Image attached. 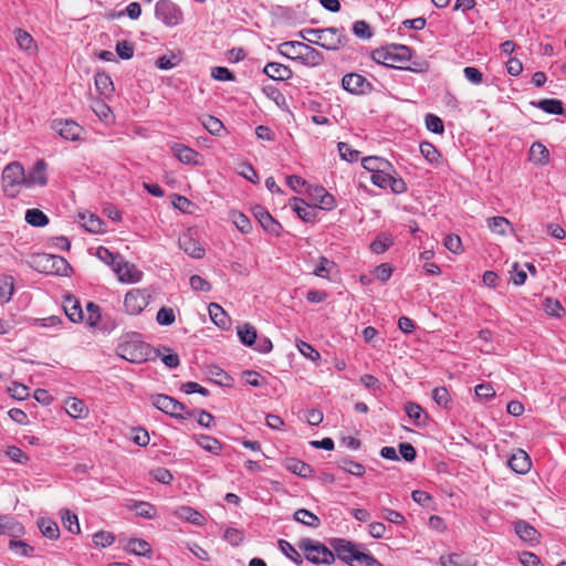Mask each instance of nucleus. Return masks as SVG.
Masks as SVG:
<instances>
[{"label":"nucleus","mask_w":566,"mask_h":566,"mask_svg":"<svg viewBox=\"0 0 566 566\" xmlns=\"http://www.w3.org/2000/svg\"><path fill=\"white\" fill-rule=\"evenodd\" d=\"M329 545L334 555L342 562L354 565L355 555L360 547L358 544L345 538H332Z\"/></svg>","instance_id":"f8f14e48"},{"label":"nucleus","mask_w":566,"mask_h":566,"mask_svg":"<svg viewBox=\"0 0 566 566\" xmlns=\"http://www.w3.org/2000/svg\"><path fill=\"white\" fill-rule=\"evenodd\" d=\"M46 182V164L43 159H40L33 165L29 174L25 175V186H45Z\"/></svg>","instance_id":"6ab92c4d"},{"label":"nucleus","mask_w":566,"mask_h":566,"mask_svg":"<svg viewBox=\"0 0 566 566\" xmlns=\"http://www.w3.org/2000/svg\"><path fill=\"white\" fill-rule=\"evenodd\" d=\"M113 271L116 273L118 280L123 283H137L143 277L142 271H139L134 264H130L123 259L114 264Z\"/></svg>","instance_id":"4468645a"},{"label":"nucleus","mask_w":566,"mask_h":566,"mask_svg":"<svg viewBox=\"0 0 566 566\" xmlns=\"http://www.w3.org/2000/svg\"><path fill=\"white\" fill-rule=\"evenodd\" d=\"M297 547L303 552L305 558L315 565L325 564L331 565L335 562V555L332 548H328L323 543L305 537L301 538Z\"/></svg>","instance_id":"39448f33"},{"label":"nucleus","mask_w":566,"mask_h":566,"mask_svg":"<svg viewBox=\"0 0 566 566\" xmlns=\"http://www.w3.org/2000/svg\"><path fill=\"white\" fill-rule=\"evenodd\" d=\"M208 312L211 321L222 329H228L230 326V317L226 311L217 303H210Z\"/></svg>","instance_id":"a878e982"},{"label":"nucleus","mask_w":566,"mask_h":566,"mask_svg":"<svg viewBox=\"0 0 566 566\" xmlns=\"http://www.w3.org/2000/svg\"><path fill=\"white\" fill-rule=\"evenodd\" d=\"M82 226L91 233L104 232V221L96 214L83 212L78 214Z\"/></svg>","instance_id":"cd10ccee"},{"label":"nucleus","mask_w":566,"mask_h":566,"mask_svg":"<svg viewBox=\"0 0 566 566\" xmlns=\"http://www.w3.org/2000/svg\"><path fill=\"white\" fill-rule=\"evenodd\" d=\"M238 336L245 346L254 345L258 338L256 329L249 323L238 326Z\"/></svg>","instance_id":"4c0bfd02"},{"label":"nucleus","mask_w":566,"mask_h":566,"mask_svg":"<svg viewBox=\"0 0 566 566\" xmlns=\"http://www.w3.org/2000/svg\"><path fill=\"white\" fill-rule=\"evenodd\" d=\"M421 155L431 164L439 163L440 153L439 150L429 142H422L419 146Z\"/></svg>","instance_id":"09e8293b"},{"label":"nucleus","mask_w":566,"mask_h":566,"mask_svg":"<svg viewBox=\"0 0 566 566\" xmlns=\"http://www.w3.org/2000/svg\"><path fill=\"white\" fill-rule=\"evenodd\" d=\"M150 295L146 290L133 289L124 298V306L129 315L140 314L149 303Z\"/></svg>","instance_id":"9b49d317"},{"label":"nucleus","mask_w":566,"mask_h":566,"mask_svg":"<svg viewBox=\"0 0 566 566\" xmlns=\"http://www.w3.org/2000/svg\"><path fill=\"white\" fill-rule=\"evenodd\" d=\"M507 465L515 473L525 474L530 471L532 462L528 454L524 450L517 449L507 460Z\"/></svg>","instance_id":"a211bd4d"},{"label":"nucleus","mask_w":566,"mask_h":566,"mask_svg":"<svg viewBox=\"0 0 566 566\" xmlns=\"http://www.w3.org/2000/svg\"><path fill=\"white\" fill-rule=\"evenodd\" d=\"M363 167L375 175L377 172H384V169H391V164L381 157L368 156L361 160Z\"/></svg>","instance_id":"c85d7f7f"},{"label":"nucleus","mask_w":566,"mask_h":566,"mask_svg":"<svg viewBox=\"0 0 566 566\" xmlns=\"http://www.w3.org/2000/svg\"><path fill=\"white\" fill-rule=\"evenodd\" d=\"M170 150L185 165L196 166L199 164V153L184 144L175 143L170 146Z\"/></svg>","instance_id":"f3484780"},{"label":"nucleus","mask_w":566,"mask_h":566,"mask_svg":"<svg viewBox=\"0 0 566 566\" xmlns=\"http://www.w3.org/2000/svg\"><path fill=\"white\" fill-rule=\"evenodd\" d=\"M125 549L138 556H147L150 554V545L142 538L128 539Z\"/></svg>","instance_id":"58836bf2"},{"label":"nucleus","mask_w":566,"mask_h":566,"mask_svg":"<svg viewBox=\"0 0 566 566\" xmlns=\"http://www.w3.org/2000/svg\"><path fill=\"white\" fill-rule=\"evenodd\" d=\"M13 279L11 276L0 277V298L9 302L13 294Z\"/></svg>","instance_id":"6e6d98bb"},{"label":"nucleus","mask_w":566,"mask_h":566,"mask_svg":"<svg viewBox=\"0 0 566 566\" xmlns=\"http://www.w3.org/2000/svg\"><path fill=\"white\" fill-rule=\"evenodd\" d=\"M195 439L198 446L203 450L212 454H219L221 452L222 444L218 439L206 434L196 436Z\"/></svg>","instance_id":"c9c22d12"},{"label":"nucleus","mask_w":566,"mask_h":566,"mask_svg":"<svg viewBox=\"0 0 566 566\" xmlns=\"http://www.w3.org/2000/svg\"><path fill=\"white\" fill-rule=\"evenodd\" d=\"M280 551L296 565H301L303 563V558L301 554L296 551V548L287 541L280 539L279 541Z\"/></svg>","instance_id":"c03bdc74"},{"label":"nucleus","mask_w":566,"mask_h":566,"mask_svg":"<svg viewBox=\"0 0 566 566\" xmlns=\"http://www.w3.org/2000/svg\"><path fill=\"white\" fill-rule=\"evenodd\" d=\"M150 353V346L136 333L126 335L117 346L118 356L133 364L145 363Z\"/></svg>","instance_id":"7ed1b4c3"},{"label":"nucleus","mask_w":566,"mask_h":566,"mask_svg":"<svg viewBox=\"0 0 566 566\" xmlns=\"http://www.w3.org/2000/svg\"><path fill=\"white\" fill-rule=\"evenodd\" d=\"M283 48L295 55V59L302 60L310 66H317L323 63L324 56L316 49L298 41H290L282 44Z\"/></svg>","instance_id":"0eeeda50"},{"label":"nucleus","mask_w":566,"mask_h":566,"mask_svg":"<svg viewBox=\"0 0 566 566\" xmlns=\"http://www.w3.org/2000/svg\"><path fill=\"white\" fill-rule=\"evenodd\" d=\"M371 56L375 62L389 67L411 72H423L427 69L426 63L413 62L408 64L411 60V50L407 45L390 44L375 50Z\"/></svg>","instance_id":"f257e3e1"},{"label":"nucleus","mask_w":566,"mask_h":566,"mask_svg":"<svg viewBox=\"0 0 566 566\" xmlns=\"http://www.w3.org/2000/svg\"><path fill=\"white\" fill-rule=\"evenodd\" d=\"M253 214L261 227L269 233L279 237L282 232V226L261 206L253 209Z\"/></svg>","instance_id":"dca6fc26"},{"label":"nucleus","mask_w":566,"mask_h":566,"mask_svg":"<svg viewBox=\"0 0 566 566\" xmlns=\"http://www.w3.org/2000/svg\"><path fill=\"white\" fill-rule=\"evenodd\" d=\"M342 86L353 94H366L371 90V84L360 74L349 73L342 80Z\"/></svg>","instance_id":"2eb2a0df"},{"label":"nucleus","mask_w":566,"mask_h":566,"mask_svg":"<svg viewBox=\"0 0 566 566\" xmlns=\"http://www.w3.org/2000/svg\"><path fill=\"white\" fill-rule=\"evenodd\" d=\"M63 310H64L65 315L67 316V318L71 322H73V323L82 322L84 315H83L81 304L76 298H74L72 296H67L64 300Z\"/></svg>","instance_id":"393cba45"},{"label":"nucleus","mask_w":566,"mask_h":566,"mask_svg":"<svg viewBox=\"0 0 566 566\" xmlns=\"http://www.w3.org/2000/svg\"><path fill=\"white\" fill-rule=\"evenodd\" d=\"M338 468L343 471L353 474L355 476H363L365 474V467L349 458H344L338 461Z\"/></svg>","instance_id":"a19ab883"},{"label":"nucleus","mask_w":566,"mask_h":566,"mask_svg":"<svg viewBox=\"0 0 566 566\" xmlns=\"http://www.w3.org/2000/svg\"><path fill=\"white\" fill-rule=\"evenodd\" d=\"M284 467L287 471L302 478L311 476L313 473V469L310 464L293 458L286 459Z\"/></svg>","instance_id":"7c9ffc66"},{"label":"nucleus","mask_w":566,"mask_h":566,"mask_svg":"<svg viewBox=\"0 0 566 566\" xmlns=\"http://www.w3.org/2000/svg\"><path fill=\"white\" fill-rule=\"evenodd\" d=\"M264 74L275 81H285L292 77V70L284 64L270 62L263 69Z\"/></svg>","instance_id":"4be33fe9"},{"label":"nucleus","mask_w":566,"mask_h":566,"mask_svg":"<svg viewBox=\"0 0 566 566\" xmlns=\"http://www.w3.org/2000/svg\"><path fill=\"white\" fill-rule=\"evenodd\" d=\"M179 247L184 250L188 255L195 259H201L205 255V249L201 244L188 234H184L178 240Z\"/></svg>","instance_id":"412c9836"},{"label":"nucleus","mask_w":566,"mask_h":566,"mask_svg":"<svg viewBox=\"0 0 566 566\" xmlns=\"http://www.w3.org/2000/svg\"><path fill=\"white\" fill-rule=\"evenodd\" d=\"M1 179L6 196L14 198L20 191V187L25 185L23 166L18 161L10 163L4 167Z\"/></svg>","instance_id":"423d86ee"},{"label":"nucleus","mask_w":566,"mask_h":566,"mask_svg":"<svg viewBox=\"0 0 566 566\" xmlns=\"http://www.w3.org/2000/svg\"><path fill=\"white\" fill-rule=\"evenodd\" d=\"M432 398L438 406L446 409L450 408L451 397L446 387H438L433 389Z\"/></svg>","instance_id":"864d4df0"},{"label":"nucleus","mask_w":566,"mask_h":566,"mask_svg":"<svg viewBox=\"0 0 566 566\" xmlns=\"http://www.w3.org/2000/svg\"><path fill=\"white\" fill-rule=\"evenodd\" d=\"M126 507L130 511H135L138 516L147 520H154L158 515L156 506L149 502L128 500Z\"/></svg>","instance_id":"aec40b11"},{"label":"nucleus","mask_w":566,"mask_h":566,"mask_svg":"<svg viewBox=\"0 0 566 566\" xmlns=\"http://www.w3.org/2000/svg\"><path fill=\"white\" fill-rule=\"evenodd\" d=\"M38 526L43 536L49 539H57L60 536V528L57 524L51 518H41Z\"/></svg>","instance_id":"e433bc0d"},{"label":"nucleus","mask_w":566,"mask_h":566,"mask_svg":"<svg viewBox=\"0 0 566 566\" xmlns=\"http://www.w3.org/2000/svg\"><path fill=\"white\" fill-rule=\"evenodd\" d=\"M62 523L63 526L73 534H78L81 531L76 514L70 512L69 510L63 512Z\"/></svg>","instance_id":"603ef678"},{"label":"nucleus","mask_w":566,"mask_h":566,"mask_svg":"<svg viewBox=\"0 0 566 566\" xmlns=\"http://www.w3.org/2000/svg\"><path fill=\"white\" fill-rule=\"evenodd\" d=\"M350 566H382L368 551H357L354 565Z\"/></svg>","instance_id":"49530a36"},{"label":"nucleus","mask_w":566,"mask_h":566,"mask_svg":"<svg viewBox=\"0 0 566 566\" xmlns=\"http://www.w3.org/2000/svg\"><path fill=\"white\" fill-rule=\"evenodd\" d=\"M52 129L65 140L71 142L78 140L83 133L82 126L72 119H54L52 122Z\"/></svg>","instance_id":"ddd939ff"},{"label":"nucleus","mask_w":566,"mask_h":566,"mask_svg":"<svg viewBox=\"0 0 566 566\" xmlns=\"http://www.w3.org/2000/svg\"><path fill=\"white\" fill-rule=\"evenodd\" d=\"M175 516L185 520L196 526H202L206 523V517L190 506H179L174 512Z\"/></svg>","instance_id":"5701e85b"},{"label":"nucleus","mask_w":566,"mask_h":566,"mask_svg":"<svg viewBox=\"0 0 566 566\" xmlns=\"http://www.w3.org/2000/svg\"><path fill=\"white\" fill-rule=\"evenodd\" d=\"M95 87L103 97L112 96L114 92V84L111 76L105 72H98L94 77Z\"/></svg>","instance_id":"c756f323"},{"label":"nucleus","mask_w":566,"mask_h":566,"mask_svg":"<svg viewBox=\"0 0 566 566\" xmlns=\"http://www.w3.org/2000/svg\"><path fill=\"white\" fill-rule=\"evenodd\" d=\"M201 123L210 134L216 136H220L222 130L224 129L222 122L211 115L203 116Z\"/></svg>","instance_id":"de8ad7c7"},{"label":"nucleus","mask_w":566,"mask_h":566,"mask_svg":"<svg viewBox=\"0 0 566 566\" xmlns=\"http://www.w3.org/2000/svg\"><path fill=\"white\" fill-rule=\"evenodd\" d=\"M151 399L154 407H156L158 410L165 412L170 417L187 419L191 416L190 412H185L186 408L181 402H179L178 400L170 396L156 395Z\"/></svg>","instance_id":"1a4fd4ad"},{"label":"nucleus","mask_w":566,"mask_h":566,"mask_svg":"<svg viewBox=\"0 0 566 566\" xmlns=\"http://www.w3.org/2000/svg\"><path fill=\"white\" fill-rule=\"evenodd\" d=\"M486 223L490 231L494 234L506 235L509 232L514 231L511 222L505 217H491L486 220Z\"/></svg>","instance_id":"bb28decb"},{"label":"nucleus","mask_w":566,"mask_h":566,"mask_svg":"<svg viewBox=\"0 0 566 566\" xmlns=\"http://www.w3.org/2000/svg\"><path fill=\"white\" fill-rule=\"evenodd\" d=\"M344 28H325V29H307L306 33L310 35H315V39H310L301 32V36L316 45H319L326 50H338L344 46L347 42L346 35L344 33Z\"/></svg>","instance_id":"20e7f679"},{"label":"nucleus","mask_w":566,"mask_h":566,"mask_svg":"<svg viewBox=\"0 0 566 566\" xmlns=\"http://www.w3.org/2000/svg\"><path fill=\"white\" fill-rule=\"evenodd\" d=\"M439 564L441 566H476V562L474 559L460 554L442 555L439 558Z\"/></svg>","instance_id":"2f4dec72"},{"label":"nucleus","mask_w":566,"mask_h":566,"mask_svg":"<svg viewBox=\"0 0 566 566\" xmlns=\"http://www.w3.org/2000/svg\"><path fill=\"white\" fill-rule=\"evenodd\" d=\"M537 107L548 114L559 115L563 113V103L555 98L541 99Z\"/></svg>","instance_id":"a18cd8bd"},{"label":"nucleus","mask_w":566,"mask_h":566,"mask_svg":"<svg viewBox=\"0 0 566 566\" xmlns=\"http://www.w3.org/2000/svg\"><path fill=\"white\" fill-rule=\"evenodd\" d=\"M392 243L394 241L390 234L380 233L370 243V250L376 254H381L386 252L392 245Z\"/></svg>","instance_id":"79ce46f5"},{"label":"nucleus","mask_w":566,"mask_h":566,"mask_svg":"<svg viewBox=\"0 0 566 566\" xmlns=\"http://www.w3.org/2000/svg\"><path fill=\"white\" fill-rule=\"evenodd\" d=\"M353 32L356 36L368 40L373 36L369 24L363 20L356 21L353 25Z\"/></svg>","instance_id":"0e129e2a"},{"label":"nucleus","mask_w":566,"mask_h":566,"mask_svg":"<svg viewBox=\"0 0 566 566\" xmlns=\"http://www.w3.org/2000/svg\"><path fill=\"white\" fill-rule=\"evenodd\" d=\"M549 151L541 143L536 142L531 146L530 160L536 165H545L548 163Z\"/></svg>","instance_id":"f704fd0d"},{"label":"nucleus","mask_w":566,"mask_h":566,"mask_svg":"<svg viewBox=\"0 0 566 566\" xmlns=\"http://www.w3.org/2000/svg\"><path fill=\"white\" fill-rule=\"evenodd\" d=\"M116 53L123 60H129L134 55V45L133 43L123 40L117 42L116 44Z\"/></svg>","instance_id":"774afa93"},{"label":"nucleus","mask_w":566,"mask_h":566,"mask_svg":"<svg viewBox=\"0 0 566 566\" xmlns=\"http://www.w3.org/2000/svg\"><path fill=\"white\" fill-rule=\"evenodd\" d=\"M28 264L35 271L50 275L67 276L72 271L70 263L55 254L33 253L29 256Z\"/></svg>","instance_id":"f03ea898"},{"label":"nucleus","mask_w":566,"mask_h":566,"mask_svg":"<svg viewBox=\"0 0 566 566\" xmlns=\"http://www.w3.org/2000/svg\"><path fill=\"white\" fill-rule=\"evenodd\" d=\"M91 108L99 119L105 122L108 120L112 115L111 107L103 99H94L91 104Z\"/></svg>","instance_id":"8fccbe9b"},{"label":"nucleus","mask_w":566,"mask_h":566,"mask_svg":"<svg viewBox=\"0 0 566 566\" xmlns=\"http://www.w3.org/2000/svg\"><path fill=\"white\" fill-rule=\"evenodd\" d=\"M475 395L481 400H490L495 396V389L491 384H479L474 388Z\"/></svg>","instance_id":"338daca9"},{"label":"nucleus","mask_w":566,"mask_h":566,"mask_svg":"<svg viewBox=\"0 0 566 566\" xmlns=\"http://www.w3.org/2000/svg\"><path fill=\"white\" fill-rule=\"evenodd\" d=\"M9 548L17 555L28 557L33 553V547L28 543L18 539H10Z\"/></svg>","instance_id":"3c124183"},{"label":"nucleus","mask_w":566,"mask_h":566,"mask_svg":"<svg viewBox=\"0 0 566 566\" xmlns=\"http://www.w3.org/2000/svg\"><path fill=\"white\" fill-rule=\"evenodd\" d=\"M426 126L428 130L434 134H442L444 130L442 119L433 114H428L426 116Z\"/></svg>","instance_id":"e2e57ef3"},{"label":"nucleus","mask_w":566,"mask_h":566,"mask_svg":"<svg viewBox=\"0 0 566 566\" xmlns=\"http://www.w3.org/2000/svg\"><path fill=\"white\" fill-rule=\"evenodd\" d=\"M156 321L161 326H169L176 321L175 311L171 307H161L156 315Z\"/></svg>","instance_id":"5fc2aeb1"},{"label":"nucleus","mask_w":566,"mask_h":566,"mask_svg":"<svg viewBox=\"0 0 566 566\" xmlns=\"http://www.w3.org/2000/svg\"><path fill=\"white\" fill-rule=\"evenodd\" d=\"M296 347L303 356L311 359L312 361H317L321 359V354L311 344L298 340Z\"/></svg>","instance_id":"13d9d810"},{"label":"nucleus","mask_w":566,"mask_h":566,"mask_svg":"<svg viewBox=\"0 0 566 566\" xmlns=\"http://www.w3.org/2000/svg\"><path fill=\"white\" fill-rule=\"evenodd\" d=\"M394 168L384 169V172H377L370 176V181L381 188H390L395 193H403L407 190V185L401 178H397L392 175Z\"/></svg>","instance_id":"9d476101"},{"label":"nucleus","mask_w":566,"mask_h":566,"mask_svg":"<svg viewBox=\"0 0 566 566\" xmlns=\"http://www.w3.org/2000/svg\"><path fill=\"white\" fill-rule=\"evenodd\" d=\"M64 409L74 419H83L88 415V408L84 401L74 397L65 400Z\"/></svg>","instance_id":"b1692460"},{"label":"nucleus","mask_w":566,"mask_h":566,"mask_svg":"<svg viewBox=\"0 0 566 566\" xmlns=\"http://www.w3.org/2000/svg\"><path fill=\"white\" fill-rule=\"evenodd\" d=\"M335 266V263L333 261H329L325 256L319 258L318 265L314 269V274L318 277L326 279L328 277L332 269Z\"/></svg>","instance_id":"052dcab7"},{"label":"nucleus","mask_w":566,"mask_h":566,"mask_svg":"<svg viewBox=\"0 0 566 566\" xmlns=\"http://www.w3.org/2000/svg\"><path fill=\"white\" fill-rule=\"evenodd\" d=\"M232 222L242 233H249L252 229L251 222L248 217L241 212L232 213Z\"/></svg>","instance_id":"680f3d73"},{"label":"nucleus","mask_w":566,"mask_h":566,"mask_svg":"<svg viewBox=\"0 0 566 566\" xmlns=\"http://www.w3.org/2000/svg\"><path fill=\"white\" fill-rule=\"evenodd\" d=\"M294 520L301 524L314 528L318 527L321 524L319 518L314 513L305 509H298L297 511H295Z\"/></svg>","instance_id":"ea45409f"},{"label":"nucleus","mask_w":566,"mask_h":566,"mask_svg":"<svg viewBox=\"0 0 566 566\" xmlns=\"http://www.w3.org/2000/svg\"><path fill=\"white\" fill-rule=\"evenodd\" d=\"M337 148H338L339 156L342 157V159L350 161V163L358 160L359 151L356 149H353L349 144L340 142V143H338Z\"/></svg>","instance_id":"4d7b16f0"},{"label":"nucleus","mask_w":566,"mask_h":566,"mask_svg":"<svg viewBox=\"0 0 566 566\" xmlns=\"http://www.w3.org/2000/svg\"><path fill=\"white\" fill-rule=\"evenodd\" d=\"M544 310L546 314L554 317H562L565 314V310L557 300L546 298L544 302Z\"/></svg>","instance_id":"bf43d9fd"},{"label":"nucleus","mask_w":566,"mask_h":566,"mask_svg":"<svg viewBox=\"0 0 566 566\" xmlns=\"http://www.w3.org/2000/svg\"><path fill=\"white\" fill-rule=\"evenodd\" d=\"M515 533L518 535V537L525 542H536L538 533L531 524H528L525 521H517L515 523Z\"/></svg>","instance_id":"473e14b6"},{"label":"nucleus","mask_w":566,"mask_h":566,"mask_svg":"<svg viewBox=\"0 0 566 566\" xmlns=\"http://www.w3.org/2000/svg\"><path fill=\"white\" fill-rule=\"evenodd\" d=\"M155 17L167 27L178 25L184 19L181 9L171 0L157 1Z\"/></svg>","instance_id":"6e6552de"},{"label":"nucleus","mask_w":566,"mask_h":566,"mask_svg":"<svg viewBox=\"0 0 566 566\" xmlns=\"http://www.w3.org/2000/svg\"><path fill=\"white\" fill-rule=\"evenodd\" d=\"M153 479L163 484H169L174 480L171 472L166 468H156L150 471Z\"/></svg>","instance_id":"69168bd1"},{"label":"nucleus","mask_w":566,"mask_h":566,"mask_svg":"<svg viewBox=\"0 0 566 566\" xmlns=\"http://www.w3.org/2000/svg\"><path fill=\"white\" fill-rule=\"evenodd\" d=\"M25 221L33 227H44L49 223V218L40 209L32 208L25 211Z\"/></svg>","instance_id":"37998d69"},{"label":"nucleus","mask_w":566,"mask_h":566,"mask_svg":"<svg viewBox=\"0 0 566 566\" xmlns=\"http://www.w3.org/2000/svg\"><path fill=\"white\" fill-rule=\"evenodd\" d=\"M15 41L21 50L28 52L29 54L35 53L36 44L34 42L32 35L29 32H27L22 29H17L15 30Z\"/></svg>","instance_id":"72a5a7b5"}]
</instances>
